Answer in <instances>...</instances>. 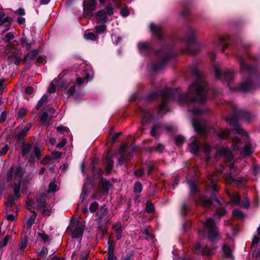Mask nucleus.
<instances>
[{
    "label": "nucleus",
    "instance_id": "f03ea898",
    "mask_svg": "<svg viewBox=\"0 0 260 260\" xmlns=\"http://www.w3.org/2000/svg\"><path fill=\"white\" fill-rule=\"evenodd\" d=\"M150 29L160 44L161 48L156 49L151 43L147 42H139L138 44V48L139 52L144 55L149 56L154 54L160 58L158 61L151 62L149 64L150 70L156 72L162 70L175 56V53L173 45L167 44L166 39L161 26L151 23Z\"/></svg>",
    "mask_w": 260,
    "mask_h": 260
},
{
    "label": "nucleus",
    "instance_id": "20e7f679",
    "mask_svg": "<svg viewBox=\"0 0 260 260\" xmlns=\"http://www.w3.org/2000/svg\"><path fill=\"white\" fill-rule=\"evenodd\" d=\"M252 118V115L249 112L234 106L233 107V116L227 117L225 118V121L236 131L237 134L248 137V133L245 132L240 126L239 120L241 119L250 122Z\"/></svg>",
    "mask_w": 260,
    "mask_h": 260
},
{
    "label": "nucleus",
    "instance_id": "864d4df0",
    "mask_svg": "<svg viewBox=\"0 0 260 260\" xmlns=\"http://www.w3.org/2000/svg\"><path fill=\"white\" fill-rule=\"evenodd\" d=\"M27 113V110L26 108H21L19 110L17 113V119L21 118L26 115Z\"/></svg>",
    "mask_w": 260,
    "mask_h": 260
},
{
    "label": "nucleus",
    "instance_id": "f8f14e48",
    "mask_svg": "<svg viewBox=\"0 0 260 260\" xmlns=\"http://www.w3.org/2000/svg\"><path fill=\"white\" fill-rule=\"evenodd\" d=\"M96 6V0H84L83 2L84 13L89 15L95 10Z\"/></svg>",
    "mask_w": 260,
    "mask_h": 260
},
{
    "label": "nucleus",
    "instance_id": "c756f323",
    "mask_svg": "<svg viewBox=\"0 0 260 260\" xmlns=\"http://www.w3.org/2000/svg\"><path fill=\"white\" fill-rule=\"evenodd\" d=\"M126 161H127V160L124 157V147L121 146L119 149L118 164L120 166H122Z\"/></svg>",
    "mask_w": 260,
    "mask_h": 260
},
{
    "label": "nucleus",
    "instance_id": "69168bd1",
    "mask_svg": "<svg viewBox=\"0 0 260 260\" xmlns=\"http://www.w3.org/2000/svg\"><path fill=\"white\" fill-rule=\"evenodd\" d=\"M38 235L39 237L43 239L44 242H46L49 240V236L45 233L44 231H43L42 233H38Z\"/></svg>",
    "mask_w": 260,
    "mask_h": 260
},
{
    "label": "nucleus",
    "instance_id": "cd10ccee",
    "mask_svg": "<svg viewBox=\"0 0 260 260\" xmlns=\"http://www.w3.org/2000/svg\"><path fill=\"white\" fill-rule=\"evenodd\" d=\"M222 205L219 206L218 207H215L216 209L213 214V216L214 217H218L220 218L221 217L224 216L226 214V210L224 207H222Z\"/></svg>",
    "mask_w": 260,
    "mask_h": 260
},
{
    "label": "nucleus",
    "instance_id": "7c9ffc66",
    "mask_svg": "<svg viewBox=\"0 0 260 260\" xmlns=\"http://www.w3.org/2000/svg\"><path fill=\"white\" fill-rule=\"evenodd\" d=\"M183 10L180 13V15L183 18H186L190 13L189 4L188 2L182 4Z\"/></svg>",
    "mask_w": 260,
    "mask_h": 260
},
{
    "label": "nucleus",
    "instance_id": "aec40b11",
    "mask_svg": "<svg viewBox=\"0 0 260 260\" xmlns=\"http://www.w3.org/2000/svg\"><path fill=\"white\" fill-rule=\"evenodd\" d=\"M21 147V155L23 157L28 156L31 148H32V143H26L25 141L22 142L20 143Z\"/></svg>",
    "mask_w": 260,
    "mask_h": 260
},
{
    "label": "nucleus",
    "instance_id": "09e8293b",
    "mask_svg": "<svg viewBox=\"0 0 260 260\" xmlns=\"http://www.w3.org/2000/svg\"><path fill=\"white\" fill-rule=\"evenodd\" d=\"M232 203L236 206H240L241 204V198L239 194L233 196L231 199Z\"/></svg>",
    "mask_w": 260,
    "mask_h": 260
},
{
    "label": "nucleus",
    "instance_id": "774afa93",
    "mask_svg": "<svg viewBox=\"0 0 260 260\" xmlns=\"http://www.w3.org/2000/svg\"><path fill=\"white\" fill-rule=\"evenodd\" d=\"M52 159L51 157L49 155H46L40 161V163L43 165H46L49 163Z\"/></svg>",
    "mask_w": 260,
    "mask_h": 260
},
{
    "label": "nucleus",
    "instance_id": "e2e57ef3",
    "mask_svg": "<svg viewBox=\"0 0 260 260\" xmlns=\"http://www.w3.org/2000/svg\"><path fill=\"white\" fill-rule=\"evenodd\" d=\"M145 174L143 169H139L134 171V175L138 177H142Z\"/></svg>",
    "mask_w": 260,
    "mask_h": 260
},
{
    "label": "nucleus",
    "instance_id": "0e129e2a",
    "mask_svg": "<svg viewBox=\"0 0 260 260\" xmlns=\"http://www.w3.org/2000/svg\"><path fill=\"white\" fill-rule=\"evenodd\" d=\"M75 85H74L70 87V88L67 91L66 94L68 96V97H69L70 96H74L75 94Z\"/></svg>",
    "mask_w": 260,
    "mask_h": 260
},
{
    "label": "nucleus",
    "instance_id": "6e6552de",
    "mask_svg": "<svg viewBox=\"0 0 260 260\" xmlns=\"http://www.w3.org/2000/svg\"><path fill=\"white\" fill-rule=\"evenodd\" d=\"M213 68L215 72L216 79H220L223 76L225 81L228 83L231 82L234 80V74L231 70L226 69L222 73L220 69L216 64H214Z\"/></svg>",
    "mask_w": 260,
    "mask_h": 260
},
{
    "label": "nucleus",
    "instance_id": "9d476101",
    "mask_svg": "<svg viewBox=\"0 0 260 260\" xmlns=\"http://www.w3.org/2000/svg\"><path fill=\"white\" fill-rule=\"evenodd\" d=\"M41 150L39 147L35 146L32 151L31 152L28 158V162L30 166H33L36 162L41 159L42 157Z\"/></svg>",
    "mask_w": 260,
    "mask_h": 260
},
{
    "label": "nucleus",
    "instance_id": "e433bc0d",
    "mask_svg": "<svg viewBox=\"0 0 260 260\" xmlns=\"http://www.w3.org/2000/svg\"><path fill=\"white\" fill-rule=\"evenodd\" d=\"M83 38L86 40L96 41L98 39V36H96L93 32H89L85 33L83 35Z\"/></svg>",
    "mask_w": 260,
    "mask_h": 260
},
{
    "label": "nucleus",
    "instance_id": "c03bdc74",
    "mask_svg": "<svg viewBox=\"0 0 260 260\" xmlns=\"http://www.w3.org/2000/svg\"><path fill=\"white\" fill-rule=\"evenodd\" d=\"M5 13H2L0 14V26L3 24L7 22H12L13 21V19L7 16L6 17H5Z\"/></svg>",
    "mask_w": 260,
    "mask_h": 260
},
{
    "label": "nucleus",
    "instance_id": "052dcab7",
    "mask_svg": "<svg viewBox=\"0 0 260 260\" xmlns=\"http://www.w3.org/2000/svg\"><path fill=\"white\" fill-rule=\"evenodd\" d=\"M129 10L127 6L122 8L120 12V15L123 17L128 16L129 15Z\"/></svg>",
    "mask_w": 260,
    "mask_h": 260
},
{
    "label": "nucleus",
    "instance_id": "a18cd8bd",
    "mask_svg": "<svg viewBox=\"0 0 260 260\" xmlns=\"http://www.w3.org/2000/svg\"><path fill=\"white\" fill-rule=\"evenodd\" d=\"M155 210L154 205L149 201L146 202L145 212L149 213H153Z\"/></svg>",
    "mask_w": 260,
    "mask_h": 260
},
{
    "label": "nucleus",
    "instance_id": "72a5a7b5",
    "mask_svg": "<svg viewBox=\"0 0 260 260\" xmlns=\"http://www.w3.org/2000/svg\"><path fill=\"white\" fill-rule=\"evenodd\" d=\"M114 242L113 240L110 239H108L107 242V250L108 254H114Z\"/></svg>",
    "mask_w": 260,
    "mask_h": 260
},
{
    "label": "nucleus",
    "instance_id": "de8ad7c7",
    "mask_svg": "<svg viewBox=\"0 0 260 260\" xmlns=\"http://www.w3.org/2000/svg\"><path fill=\"white\" fill-rule=\"evenodd\" d=\"M38 49H33L29 51V52L27 54V55L28 58V60H34L38 56Z\"/></svg>",
    "mask_w": 260,
    "mask_h": 260
},
{
    "label": "nucleus",
    "instance_id": "473e14b6",
    "mask_svg": "<svg viewBox=\"0 0 260 260\" xmlns=\"http://www.w3.org/2000/svg\"><path fill=\"white\" fill-rule=\"evenodd\" d=\"M221 154L225 158L231 159L233 158V155L231 150L228 147L223 148L221 150Z\"/></svg>",
    "mask_w": 260,
    "mask_h": 260
},
{
    "label": "nucleus",
    "instance_id": "f3484780",
    "mask_svg": "<svg viewBox=\"0 0 260 260\" xmlns=\"http://www.w3.org/2000/svg\"><path fill=\"white\" fill-rule=\"evenodd\" d=\"M215 45L216 49L217 50H221L222 52H223L229 46V44L226 43V39L222 37H218L217 38Z\"/></svg>",
    "mask_w": 260,
    "mask_h": 260
},
{
    "label": "nucleus",
    "instance_id": "ddd939ff",
    "mask_svg": "<svg viewBox=\"0 0 260 260\" xmlns=\"http://www.w3.org/2000/svg\"><path fill=\"white\" fill-rule=\"evenodd\" d=\"M100 192L103 194H108L110 188L113 187V184L107 179L102 177L99 182Z\"/></svg>",
    "mask_w": 260,
    "mask_h": 260
},
{
    "label": "nucleus",
    "instance_id": "4468645a",
    "mask_svg": "<svg viewBox=\"0 0 260 260\" xmlns=\"http://www.w3.org/2000/svg\"><path fill=\"white\" fill-rule=\"evenodd\" d=\"M190 189L189 198L194 202L198 199V193L200 192L196 184L192 180L187 181Z\"/></svg>",
    "mask_w": 260,
    "mask_h": 260
},
{
    "label": "nucleus",
    "instance_id": "423d86ee",
    "mask_svg": "<svg viewBox=\"0 0 260 260\" xmlns=\"http://www.w3.org/2000/svg\"><path fill=\"white\" fill-rule=\"evenodd\" d=\"M214 202H215L218 206L222 205L220 201L214 196H210V198L207 199L205 195H199L194 203L197 206H201L205 208H210L212 206L216 207V205L213 203Z\"/></svg>",
    "mask_w": 260,
    "mask_h": 260
},
{
    "label": "nucleus",
    "instance_id": "6e6d98bb",
    "mask_svg": "<svg viewBox=\"0 0 260 260\" xmlns=\"http://www.w3.org/2000/svg\"><path fill=\"white\" fill-rule=\"evenodd\" d=\"M99 206V205L98 202H95V201L92 202L89 206V211L91 213H94L98 209Z\"/></svg>",
    "mask_w": 260,
    "mask_h": 260
},
{
    "label": "nucleus",
    "instance_id": "bb28decb",
    "mask_svg": "<svg viewBox=\"0 0 260 260\" xmlns=\"http://www.w3.org/2000/svg\"><path fill=\"white\" fill-rule=\"evenodd\" d=\"M84 229L80 226H76L72 231L71 237L74 239L81 238L83 235Z\"/></svg>",
    "mask_w": 260,
    "mask_h": 260
},
{
    "label": "nucleus",
    "instance_id": "412c9836",
    "mask_svg": "<svg viewBox=\"0 0 260 260\" xmlns=\"http://www.w3.org/2000/svg\"><path fill=\"white\" fill-rule=\"evenodd\" d=\"M90 168L91 172L94 178H100L101 179L103 177V171L102 169L101 168H96L93 160L90 163Z\"/></svg>",
    "mask_w": 260,
    "mask_h": 260
},
{
    "label": "nucleus",
    "instance_id": "0eeeda50",
    "mask_svg": "<svg viewBox=\"0 0 260 260\" xmlns=\"http://www.w3.org/2000/svg\"><path fill=\"white\" fill-rule=\"evenodd\" d=\"M205 231L208 233V239L210 241H214L218 236L217 226L211 218H209L204 223Z\"/></svg>",
    "mask_w": 260,
    "mask_h": 260
},
{
    "label": "nucleus",
    "instance_id": "1a4fd4ad",
    "mask_svg": "<svg viewBox=\"0 0 260 260\" xmlns=\"http://www.w3.org/2000/svg\"><path fill=\"white\" fill-rule=\"evenodd\" d=\"M139 109L142 113V124L143 125L149 124L154 118V116L152 113L154 112V109L151 111L150 109H143L141 107H139Z\"/></svg>",
    "mask_w": 260,
    "mask_h": 260
},
{
    "label": "nucleus",
    "instance_id": "2f4dec72",
    "mask_svg": "<svg viewBox=\"0 0 260 260\" xmlns=\"http://www.w3.org/2000/svg\"><path fill=\"white\" fill-rule=\"evenodd\" d=\"M30 212H32V214L26 222V224L27 225V230L31 229V226L34 223L37 216V214L34 210L30 211Z\"/></svg>",
    "mask_w": 260,
    "mask_h": 260
},
{
    "label": "nucleus",
    "instance_id": "9b49d317",
    "mask_svg": "<svg viewBox=\"0 0 260 260\" xmlns=\"http://www.w3.org/2000/svg\"><path fill=\"white\" fill-rule=\"evenodd\" d=\"M113 155L110 154L109 152L107 151L104 155V162L106 166V174L107 175L111 173V171L114 167V161L113 160Z\"/></svg>",
    "mask_w": 260,
    "mask_h": 260
},
{
    "label": "nucleus",
    "instance_id": "a19ab883",
    "mask_svg": "<svg viewBox=\"0 0 260 260\" xmlns=\"http://www.w3.org/2000/svg\"><path fill=\"white\" fill-rule=\"evenodd\" d=\"M159 94V90L151 92L148 93L145 97V99L147 101H151L153 99H155L157 97V96Z\"/></svg>",
    "mask_w": 260,
    "mask_h": 260
},
{
    "label": "nucleus",
    "instance_id": "2eb2a0df",
    "mask_svg": "<svg viewBox=\"0 0 260 260\" xmlns=\"http://www.w3.org/2000/svg\"><path fill=\"white\" fill-rule=\"evenodd\" d=\"M196 252L200 253L204 255L210 256L212 254V250L207 246H203L200 243H196L194 246Z\"/></svg>",
    "mask_w": 260,
    "mask_h": 260
},
{
    "label": "nucleus",
    "instance_id": "39448f33",
    "mask_svg": "<svg viewBox=\"0 0 260 260\" xmlns=\"http://www.w3.org/2000/svg\"><path fill=\"white\" fill-rule=\"evenodd\" d=\"M196 32L195 30L188 26L186 31L184 41L185 42L188 52L192 55H196L198 54L201 48L200 45L196 40Z\"/></svg>",
    "mask_w": 260,
    "mask_h": 260
},
{
    "label": "nucleus",
    "instance_id": "4c0bfd02",
    "mask_svg": "<svg viewBox=\"0 0 260 260\" xmlns=\"http://www.w3.org/2000/svg\"><path fill=\"white\" fill-rule=\"evenodd\" d=\"M24 171L21 166L16 167V170L15 172V178H19V180L21 181V178L23 175Z\"/></svg>",
    "mask_w": 260,
    "mask_h": 260
},
{
    "label": "nucleus",
    "instance_id": "680f3d73",
    "mask_svg": "<svg viewBox=\"0 0 260 260\" xmlns=\"http://www.w3.org/2000/svg\"><path fill=\"white\" fill-rule=\"evenodd\" d=\"M243 152L245 155H249L251 154V145L250 144H246L244 147Z\"/></svg>",
    "mask_w": 260,
    "mask_h": 260
},
{
    "label": "nucleus",
    "instance_id": "5701e85b",
    "mask_svg": "<svg viewBox=\"0 0 260 260\" xmlns=\"http://www.w3.org/2000/svg\"><path fill=\"white\" fill-rule=\"evenodd\" d=\"M162 127V124L160 122L154 124L151 127L150 134L151 136L157 139L159 137V135L157 133Z\"/></svg>",
    "mask_w": 260,
    "mask_h": 260
},
{
    "label": "nucleus",
    "instance_id": "dca6fc26",
    "mask_svg": "<svg viewBox=\"0 0 260 260\" xmlns=\"http://www.w3.org/2000/svg\"><path fill=\"white\" fill-rule=\"evenodd\" d=\"M192 125L197 133L203 135L205 133V128L201 124V120L199 118L192 119Z\"/></svg>",
    "mask_w": 260,
    "mask_h": 260
},
{
    "label": "nucleus",
    "instance_id": "5fc2aeb1",
    "mask_svg": "<svg viewBox=\"0 0 260 260\" xmlns=\"http://www.w3.org/2000/svg\"><path fill=\"white\" fill-rule=\"evenodd\" d=\"M37 202L38 203V209H43L44 208H46V205L45 204V199L42 198H38Z\"/></svg>",
    "mask_w": 260,
    "mask_h": 260
},
{
    "label": "nucleus",
    "instance_id": "393cba45",
    "mask_svg": "<svg viewBox=\"0 0 260 260\" xmlns=\"http://www.w3.org/2000/svg\"><path fill=\"white\" fill-rule=\"evenodd\" d=\"M215 133L220 139H225L229 137L230 132L226 129L220 128L215 131Z\"/></svg>",
    "mask_w": 260,
    "mask_h": 260
},
{
    "label": "nucleus",
    "instance_id": "338daca9",
    "mask_svg": "<svg viewBox=\"0 0 260 260\" xmlns=\"http://www.w3.org/2000/svg\"><path fill=\"white\" fill-rule=\"evenodd\" d=\"M29 42L28 39L26 37V36H25L24 34L23 33L22 35V37L20 39V43L22 46V47H24L25 44H27Z\"/></svg>",
    "mask_w": 260,
    "mask_h": 260
},
{
    "label": "nucleus",
    "instance_id": "b1692460",
    "mask_svg": "<svg viewBox=\"0 0 260 260\" xmlns=\"http://www.w3.org/2000/svg\"><path fill=\"white\" fill-rule=\"evenodd\" d=\"M95 17L98 22L106 23L108 21L106 13L104 10L98 11L95 15Z\"/></svg>",
    "mask_w": 260,
    "mask_h": 260
},
{
    "label": "nucleus",
    "instance_id": "f704fd0d",
    "mask_svg": "<svg viewBox=\"0 0 260 260\" xmlns=\"http://www.w3.org/2000/svg\"><path fill=\"white\" fill-rule=\"evenodd\" d=\"M21 181L20 180H19L18 182L17 183H15L14 184V186H13L14 193L16 197H20L19 191L21 187Z\"/></svg>",
    "mask_w": 260,
    "mask_h": 260
},
{
    "label": "nucleus",
    "instance_id": "ea45409f",
    "mask_svg": "<svg viewBox=\"0 0 260 260\" xmlns=\"http://www.w3.org/2000/svg\"><path fill=\"white\" fill-rule=\"evenodd\" d=\"M15 171V168L13 166H12L8 170L7 175H6V179L8 183L11 182L13 174Z\"/></svg>",
    "mask_w": 260,
    "mask_h": 260
},
{
    "label": "nucleus",
    "instance_id": "a878e982",
    "mask_svg": "<svg viewBox=\"0 0 260 260\" xmlns=\"http://www.w3.org/2000/svg\"><path fill=\"white\" fill-rule=\"evenodd\" d=\"M109 212L108 208L105 205L102 206L96 212V216L98 219L102 220Z\"/></svg>",
    "mask_w": 260,
    "mask_h": 260
},
{
    "label": "nucleus",
    "instance_id": "4be33fe9",
    "mask_svg": "<svg viewBox=\"0 0 260 260\" xmlns=\"http://www.w3.org/2000/svg\"><path fill=\"white\" fill-rule=\"evenodd\" d=\"M18 198L16 197L15 195L10 194L8 197L7 201L5 203V209L7 210H10Z\"/></svg>",
    "mask_w": 260,
    "mask_h": 260
},
{
    "label": "nucleus",
    "instance_id": "3c124183",
    "mask_svg": "<svg viewBox=\"0 0 260 260\" xmlns=\"http://www.w3.org/2000/svg\"><path fill=\"white\" fill-rule=\"evenodd\" d=\"M164 148L165 147L162 144L159 143L157 145L156 147L153 146L150 147L149 148V150L150 151H152L155 150L160 153H162L164 149Z\"/></svg>",
    "mask_w": 260,
    "mask_h": 260
},
{
    "label": "nucleus",
    "instance_id": "79ce46f5",
    "mask_svg": "<svg viewBox=\"0 0 260 260\" xmlns=\"http://www.w3.org/2000/svg\"><path fill=\"white\" fill-rule=\"evenodd\" d=\"M232 215L239 219H243L245 217L244 213L238 209L234 210L232 212Z\"/></svg>",
    "mask_w": 260,
    "mask_h": 260
},
{
    "label": "nucleus",
    "instance_id": "49530a36",
    "mask_svg": "<svg viewBox=\"0 0 260 260\" xmlns=\"http://www.w3.org/2000/svg\"><path fill=\"white\" fill-rule=\"evenodd\" d=\"M48 96L47 94H44L39 101L38 104L36 106V110H38L43 105L44 102L48 101Z\"/></svg>",
    "mask_w": 260,
    "mask_h": 260
},
{
    "label": "nucleus",
    "instance_id": "bf43d9fd",
    "mask_svg": "<svg viewBox=\"0 0 260 260\" xmlns=\"http://www.w3.org/2000/svg\"><path fill=\"white\" fill-rule=\"evenodd\" d=\"M191 112L194 116L201 115L204 113L203 110L195 107H193Z\"/></svg>",
    "mask_w": 260,
    "mask_h": 260
},
{
    "label": "nucleus",
    "instance_id": "8fccbe9b",
    "mask_svg": "<svg viewBox=\"0 0 260 260\" xmlns=\"http://www.w3.org/2000/svg\"><path fill=\"white\" fill-rule=\"evenodd\" d=\"M107 26L105 24L96 25L95 27V31L98 34L104 33L106 30Z\"/></svg>",
    "mask_w": 260,
    "mask_h": 260
},
{
    "label": "nucleus",
    "instance_id": "603ef678",
    "mask_svg": "<svg viewBox=\"0 0 260 260\" xmlns=\"http://www.w3.org/2000/svg\"><path fill=\"white\" fill-rule=\"evenodd\" d=\"M185 142V138L181 135H178L175 137V143L177 146L181 145Z\"/></svg>",
    "mask_w": 260,
    "mask_h": 260
},
{
    "label": "nucleus",
    "instance_id": "7ed1b4c3",
    "mask_svg": "<svg viewBox=\"0 0 260 260\" xmlns=\"http://www.w3.org/2000/svg\"><path fill=\"white\" fill-rule=\"evenodd\" d=\"M251 46L250 43L243 44L242 47L244 52L238 51L236 53L240 67V73L244 80L236 89L242 92L254 89L260 83L259 69L257 66H250L247 62V60L256 61L259 58L258 56L247 52Z\"/></svg>",
    "mask_w": 260,
    "mask_h": 260
},
{
    "label": "nucleus",
    "instance_id": "a211bd4d",
    "mask_svg": "<svg viewBox=\"0 0 260 260\" xmlns=\"http://www.w3.org/2000/svg\"><path fill=\"white\" fill-rule=\"evenodd\" d=\"M11 131H13L12 130ZM12 132V137L16 139L17 144H20L22 142L25 141V137L27 134L22 129L17 133L16 132Z\"/></svg>",
    "mask_w": 260,
    "mask_h": 260
},
{
    "label": "nucleus",
    "instance_id": "58836bf2",
    "mask_svg": "<svg viewBox=\"0 0 260 260\" xmlns=\"http://www.w3.org/2000/svg\"><path fill=\"white\" fill-rule=\"evenodd\" d=\"M225 181L228 183H236L237 184H240L242 183L241 180L234 178L231 174L227 175L225 177Z\"/></svg>",
    "mask_w": 260,
    "mask_h": 260
},
{
    "label": "nucleus",
    "instance_id": "f257e3e1",
    "mask_svg": "<svg viewBox=\"0 0 260 260\" xmlns=\"http://www.w3.org/2000/svg\"><path fill=\"white\" fill-rule=\"evenodd\" d=\"M191 76L195 78V81L189 86V93H181L178 89H172L168 87L161 90H159L162 101L158 105V111L159 113H166L169 111L168 104L171 99L178 100L180 103L186 105H194L204 103L208 98V86L205 81L204 74L193 66L190 68Z\"/></svg>",
    "mask_w": 260,
    "mask_h": 260
},
{
    "label": "nucleus",
    "instance_id": "4d7b16f0",
    "mask_svg": "<svg viewBox=\"0 0 260 260\" xmlns=\"http://www.w3.org/2000/svg\"><path fill=\"white\" fill-rule=\"evenodd\" d=\"M218 194V187L216 184H213L211 187V192L210 196H214L215 197H217Z\"/></svg>",
    "mask_w": 260,
    "mask_h": 260
},
{
    "label": "nucleus",
    "instance_id": "c9c22d12",
    "mask_svg": "<svg viewBox=\"0 0 260 260\" xmlns=\"http://www.w3.org/2000/svg\"><path fill=\"white\" fill-rule=\"evenodd\" d=\"M98 231L101 234V239L102 240L104 239L105 235L108 233L107 228L104 227L103 224H100L98 226Z\"/></svg>",
    "mask_w": 260,
    "mask_h": 260
},
{
    "label": "nucleus",
    "instance_id": "13d9d810",
    "mask_svg": "<svg viewBox=\"0 0 260 260\" xmlns=\"http://www.w3.org/2000/svg\"><path fill=\"white\" fill-rule=\"evenodd\" d=\"M57 185L54 181H51L49 184L48 192H55L56 191Z\"/></svg>",
    "mask_w": 260,
    "mask_h": 260
},
{
    "label": "nucleus",
    "instance_id": "c85d7f7f",
    "mask_svg": "<svg viewBox=\"0 0 260 260\" xmlns=\"http://www.w3.org/2000/svg\"><path fill=\"white\" fill-rule=\"evenodd\" d=\"M222 250L224 257L228 258H232L233 257L231 248L228 245H223L222 246Z\"/></svg>",
    "mask_w": 260,
    "mask_h": 260
},
{
    "label": "nucleus",
    "instance_id": "37998d69",
    "mask_svg": "<svg viewBox=\"0 0 260 260\" xmlns=\"http://www.w3.org/2000/svg\"><path fill=\"white\" fill-rule=\"evenodd\" d=\"M143 189V185L139 181H137L134 183L133 191L136 193L141 192Z\"/></svg>",
    "mask_w": 260,
    "mask_h": 260
},
{
    "label": "nucleus",
    "instance_id": "6ab92c4d",
    "mask_svg": "<svg viewBox=\"0 0 260 260\" xmlns=\"http://www.w3.org/2000/svg\"><path fill=\"white\" fill-rule=\"evenodd\" d=\"M188 147L189 151L192 154L197 155L199 153L200 145L197 138H194L192 142L189 144Z\"/></svg>",
    "mask_w": 260,
    "mask_h": 260
}]
</instances>
